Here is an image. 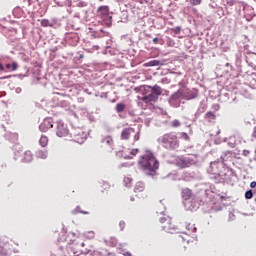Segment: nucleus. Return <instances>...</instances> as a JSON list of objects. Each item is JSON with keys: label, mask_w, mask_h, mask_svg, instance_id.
Masks as SVG:
<instances>
[{"label": "nucleus", "mask_w": 256, "mask_h": 256, "mask_svg": "<svg viewBox=\"0 0 256 256\" xmlns=\"http://www.w3.org/2000/svg\"><path fill=\"white\" fill-rule=\"evenodd\" d=\"M161 64V61L159 60H151L149 62H146L143 64V67H159Z\"/></svg>", "instance_id": "393cba45"}, {"label": "nucleus", "mask_w": 256, "mask_h": 256, "mask_svg": "<svg viewBox=\"0 0 256 256\" xmlns=\"http://www.w3.org/2000/svg\"><path fill=\"white\" fill-rule=\"evenodd\" d=\"M112 243H113L114 246L117 245V239L113 238Z\"/></svg>", "instance_id": "6e6d98bb"}, {"label": "nucleus", "mask_w": 256, "mask_h": 256, "mask_svg": "<svg viewBox=\"0 0 256 256\" xmlns=\"http://www.w3.org/2000/svg\"><path fill=\"white\" fill-rule=\"evenodd\" d=\"M254 203H255V205H256V197H255V199H254Z\"/></svg>", "instance_id": "e2e57ef3"}, {"label": "nucleus", "mask_w": 256, "mask_h": 256, "mask_svg": "<svg viewBox=\"0 0 256 256\" xmlns=\"http://www.w3.org/2000/svg\"><path fill=\"white\" fill-rule=\"evenodd\" d=\"M70 137H72V141L81 145V143H85L87 140V133L81 128H73L70 132Z\"/></svg>", "instance_id": "6e6552de"}, {"label": "nucleus", "mask_w": 256, "mask_h": 256, "mask_svg": "<svg viewBox=\"0 0 256 256\" xmlns=\"http://www.w3.org/2000/svg\"><path fill=\"white\" fill-rule=\"evenodd\" d=\"M220 159H222V163H226V165H227V163H229V161H233V159H234L233 151L224 152L221 155Z\"/></svg>", "instance_id": "4468645a"}, {"label": "nucleus", "mask_w": 256, "mask_h": 256, "mask_svg": "<svg viewBox=\"0 0 256 256\" xmlns=\"http://www.w3.org/2000/svg\"><path fill=\"white\" fill-rule=\"evenodd\" d=\"M202 2L203 0H190L191 5L194 6L201 5Z\"/></svg>", "instance_id": "e433bc0d"}, {"label": "nucleus", "mask_w": 256, "mask_h": 256, "mask_svg": "<svg viewBox=\"0 0 256 256\" xmlns=\"http://www.w3.org/2000/svg\"><path fill=\"white\" fill-rule=\"evenodd\" d=\"M92 37L94 39H102V37H109V32L100 29L99 31H95L92 33Z\"/></svg>", "instance_id": "a211bd4d"}, {"label": "nucleus", "mask_w": 256, "mask_h": 256, "mask_svg": "<svg viewBox=\"0 0 256 256\" xmlns=\"http://www.w3.org/2000/svg\"><path fill=\"white\" fill-rule=\"evenodd\" d=\"M179 99H184L183 98V90L180 89L176 92H174L171 96H170V103H173V101H179Z\"/></svg>", "instance_id": "6ab92c4d"}, {"label": "nucleus", "mask_w": 256, "mask_h": 256, "mask_svg": "<svg viewBox=\"0 0 256 256\" xmlns=\"http://www.w3.org/2000/svg\"><path fill=\"white\" fill-rule=\"evenodd\" d=\"M124 159H133V157L126 155V156H124Z\"/></svg>", "instance_id": "4d7b16f0"}, {"label": "nucleus", "mask_w": 256, "mask_h": 256, "mask_svg": "<svg viewBox=\"0 0 256 256\" xmlns=\"http://www.w3.org/2000/svg\"><path fill=\"white\" fill-rule=\"evenodd\" d=\"M227 5H229V7H233V5H235V0H226Z\"/></svg>", "instance_id": "a19ab883"}, {"label": "nucleus", "mask_w": 256, "mask_h": 256, "mask_svg": "<svg viewBox=\"0 0 256 256\" xmlns=\"http://www.w3.org/2000/svg\"><path fill=\"white\" fill-rule=\"evenodd\" d=\"M207 173L212 179H219L220 177L224 183H232L233 177H235L233 168H230L227 166V163H222L219 160L210 162Z\"/></svg>", "instance_id": "f257e3e1"}, {"label": "nucleus", "mask_w": 256, "mask_h": 256, "mask_svg": "<svg viewBox=\"0 0 256 256\" xmlns=\"http://www.w3.org/2000/svg\"><path fill=\"white\" fill-rule=\"evenodd\" d=\"M157 143H159L163 149H166V151H177L181 145L176 132L163 134L157 139Z\"/></svg>", "instance_id": "20e7f679"}, {"label": "nucleus", "mask_w": 256, "mask_h": 256, "mask_svg": "<svg viewBox=\"0 0 256 256\" xmlns=\"http://www.w3.org/2000/svg\"><path fill=\"white\" fill-rule=\"evenodd\" d=\"M49 129H53V118H45L39 125V131L47 133Z\"/></svg>", "instance_id": "9b49d317"}, {"label": "nucleus", "mask_w": 256, "mask_h": 256, "mask_svg": "<svg viewBox=\"0 0 256 256\" xmlns=\"http://www.w3.org/2000/svg\"><path fill=\"white\" fill-rule=\"evenodd\" d=\"M186 229H187L186 233H196L197 232V227H195V224H191V223L186 224Z\"/></svg>", "instance_id": "c85d7f7f"}, {"label": "nucleus", "mask_w": 256, "mask_h": 256, "mask_svg": "<svg viewBox=\"0 0 256 256\" xmlns=\"http://www.w3.org/2000/svg\"><path fill=\"white\" fill-rule=\"evenodd\" d=\"M0 255L1 256H9V249L5 248V246L0 247Z\"/></svg>", "instance_id": "7c9ffc66"}, {"label": "nucleus", "mask_w": 256, "mask_h": 256, "mask_svg": "<svg viewBox=\"0 0 256 256\" xmlns=\"http://www.w3.org/2000/svg\"><path fill=\"white\" fill-rule=\"evenodd\" d=\"M47 150H38L36 152V156L39 158V159H47Z\"/></svg>", "instance_id": "cd10ccee"}, {"label": "nucleus", "mask_w": 256, "mask_h": 256, "mask_svg": "<svg viewBox=\"0 0 256 256\" xmlns=\"http://www.w3.org/2000/svg\"><path fill=\"white\" fill-rule=\"evenodd\" d=\"M123 255H124V256H133V255L131 254V252H124Z\"/></svg>", "instance_id": "864d4df0"}, {"label": "nucleus", "mask_w": 256, "mask_h": 256, "mask_svg": "<svg viewBox=\"0 0 256 256\" xmlns=\"http://www.w3.org/2000/svg\"><path fill=\"white\" fill-rule=\"evenodd\" d=\"M174 165L179 169H185L195 165V160L189 156H178L174 161Z\"/></svg>", "instance_id": "0eeeda50"}, {"label": "nucleus", "mask_w": 256, "mask_h": 256, "mask_svg": "<svg viewBox=\"0 0 256 256\" xmlns=\"http://www.w3.org/2000/svg\"><path fill=\"white\" fill-rule=\"evenodd\" d=\"M138 167L147 173V175H155L157 169H159V160H157L151 150H146V153L140 156L138 160Z\"/></svg>", "instance_id": "f03ea898"}, {"label": "nucleus", "mask_w": 256, "mask_h": 256, "mask_svg": "<svg viewBox=\"0 0 256 256\" xmlns=\"http://www.w3.org/2000/svg\"><path fill=\"white\" fill-rule=\"evenodd\" d=\"M125 221H120L119 222V227H120V231H124V229H125Z\"/></svg>", "instance_id": "58836bf2"}, {"label": "nucleus", "mask_w": 256, "mask_h": 256, "mask_svg": "<svg viewBox=\"0 0 256 256\" xmlns=\"http://www.w3.org/2000/svg\"><path fill=\"white\" fill-rule=\"evenodd\" d=\"M181 196L184 201H189V199H193V190L189 188H183L181 190Z\"/></svg>", "instance_id": "2eb2a0df"}, {"label": "nucleus", "mask_w": 256, "mask_h": 256, "mask_svg": "<svg viewBox=\"0 0 256 256\" xmlns=\"http://www.w3.org/2000/svg\"><path fill=\"white\" fill-rule=\"evenodd\" d=\"M184 175H186L188 177H191V174H189V173H185Z\"/></svg>", "instance_id": "bf43d9fd"}, {"label": "nucleus", "mask_w": 256, "mask_h": 256, "mask_svg": "<svg viewBox=\"0 0 256 256\" xmlns=\"http://www.w3.org/2000/svg\"><path fill=\"white\" fill-rule=\"evenodd\" d=\"M213 109H214L215 111H219V104L213 105Z\"/></svg>", "instance_id": "de8ad7c7"}, {"label": "nucleus", "mask_w": 256, "mask_h": 256, "mask_svg": "<svg viewBox=\"0 0 256 256\" xmlns=\"http://www.w3.org/2000/svg\"><path fill=\"white\" fill-rule=\"evenodd\" d=\"M86 239H95V232L89 231L85 234Z\"/></svg>", "instance_id": "72a5a7b5"}, {"label": "nucleus", "mask_w": 256, "mask_h": 256, "mask_svg": "<svg viewBox=\"0 0 256 256\" xmlns=\"http://www.w3.org/2000/svg\"><path fill=\"white\" fill-rule=\"evenodd\" d=\"M56 23L55 20L50 21L49 19H42L40 25L42 27H53Z\"/></svg>", "instance_id": "b1692460"}, {"label": "nucleus", "mask_w": 256, "mask_h": 256, "mask_svg": "<svg viewBox=\"0 0 256 256\" xmlns=\"http://www.w3.org/2000/svg\"><path fill=\"white\" fill-rule=\"evenodd\" d=\"M131 201H135V198H131Z\"/></svg>", "instance_id": "680f3d73"}, {"label": "nucleus", "mask_w": 256, "mask_h": 256, "mask_svg": "<svg viewBox=\"0 0 256 256\" xmlns=\"http://www.w3.org/2000/svg\"><path fill=\"white\" fill-rule=\"evenodd\" d=\"M250 154H251V151H249V150H243L242 155H244V157H248V155H250Z\"/></svg>", "instance_id": "37998d69"}, {"label": "nucleus", "mask_w": 256, "mask_h": 256, "mask_svg": "<svg viewBox=\"0 0 256 256\" xmlns=\"http://www.w3.org/2000/svg\"><path fill=\"white\" fill-rule=\"evenodd\" d=\"M85 247V242H81L80 244H74L72 246V249L74 252V255H81V254H87L89 253L87 250L83 249Z\"/></svg>", "instance_id": "ddd939ff"}, {"label": "nucleus", "mask_w": 256, "mask_h": 256, "mask_svg": "<svg viewBox=\"0 0 256 256\" xmlns=\"http://www.w3.org/2000/svg\"><path fill=\"white\" fill-rule=\"evenodd\" d=\"M55 95H61L62 97H67V95L61 93V92H55Z\"/></svg>", "instance_id": "8fccbe9b"}, {"label": "nucleus", "mask_w": 256, "mask_h": 256, "mask_svg": "<svg viewBox=\"0 0 256 256\" xmlns=\"http://www.w3.org/2000/svg\"><path fill=\"white\" fill-rule=\"evenodd\" d=\"M160 223L162 224L163 231H166V233H173L177 229L170 217L160 218Z\"/></svg>", "instance_id": "1a4fd4ad"}, {"label": "nucleus", "mask_w": 256, "mask_h": 256, "mask_svg": "<svg viewBox=\"0 0 256 256\" xmlns=\"http://www.w3.org/2000/svg\"><path fill=\"white\" fill-rule=\"evenodd\" d=\"M74 213H82V215H89L88 211H82L81 206H77L74 210Z\"/></svg>", "instance_id": "473e14b6"}, {"label": "nucleus", "mask_w": 256, "mask_h": 256, "mask_svg": "<svg viewBox=\"0 0 256 256\" xmlns=\"http://www.w3.org/2000/svg\"><path fill=\"white\" fill-rule=\"evenodd\" d=\"M123 181H124L125 187H131V183H133V179L129 177H125Z\"/></svg>", "instance_id": "2f4dec72"}, {"label": "nucleus", "mask_w": 256, "mask_h": 256, "mask_svg": "<svg viewBox=\"0 0 256 256\" xmlns=\"http://www.w3.org/2000/svg\"><path fill=\"white\" fill-rule=\"evenodd\" d=\"M0 71H7L5 70V67L3 66V64L0 63Z\"/></svg>", "instance_id": "603ef678"}, {"label": "nucleus", "mask_w": 256, "mask_h": 256, "mask_svg": "<svg viewBox=\"0 0 256 256\" xmlns=\"http://www.w3.org/2000/svg\"><path fill=\"white\" fill-rule=\"evenodd\" d=\"M132 133H135L134 137H133V141H134V143H137V141H139L141 139V129H138L135 132V128H133V127L124 128L121 132L120 139L122 141H129Z\"/></svg>", "instance_id": "423d86ee"}, {"label": "nucleus", "mask_w": 256, "mask_h": 256, "mask_svg": "<svg viewBox=\"0 0 256 256\" xmlns=\"http://www.w3.org/2000/svg\"><path fill=\"white\" fill-rule=\"evenodd\" d=\"M94 51H99V46L98 45H96V46H93V48H92Z\"/></svg>", "instance_id": "5fc2aeb1"}, {"label": "nucleus", "mask_w": 256, "mask_h": 256, "mask_svg": "<svg viewBox=\"0 0 256 256\" xmlns=\"http://www.w3.org/2000/svg\"><path fill=\"white\" fill-rule=\"evenodd\" d=\"M172 31H174V33L176 35H179V33H181V28L179 26L175 27V28H172Z\"/></svg>", "instance_id": "4c0bfd02"}, {"label": "nucleus", "mask_w": 256, "mask_h": 256, "mask_svg": "<svg viewBox=\"0 0 256 256\" xmlns=\"http://www.w3.org/2000/svg\"><path fill=\"white\" fill-rule=\"evenodd\" d=\"M83 57H85V55H83V54L79 55V59H83Z\"/></svg>", "instance_id": "13d9d810"}, {"label": "nucleus", "mask_w": 256, "mask_h": 256, "mask_svg": "<svg viewBox=\"0 0 256 256\" xmlns=\"http://www.w3.org/2000/svg\"><path fill=\"white\" fill-rule=\"evenodd\" d=\"M102 187L106 190L109 189V183H103Z\"/></svg>", "instance_id": "a18cd8bd"}, {"label": "nucleus", "mask_w": 256, "mask_h": 256, "mask_svg": "<svg viewBox=\"0 0 256 256\" xmlns=\"http://www.w3.org/2000/svg\"><path fill=\"white\" fill-rule=\"evenodd\" d=\"M145 191V183L144 182H137L134 187V193H143Z\"/></svg>", "instance_id": "5701e85b"}, {"label": "nucleus", "mask_w": 256, "mask_h": 256, "mask_svg": "<svg viewBox=\"0 0 256 256\" xmlns=\"http://www.w3.org/2000/svg\"><path fill=\"white\" fill-rule=\"evenodd\" d=\"M31 5L41 7V2H39V0H22V9H27V7H31Z\"/></svg>", "instance_id": "f3484780"}, {"label": "nucleus", "mask_w": 256, "mask_h": 256, "mask_svg": "<svg viewBox=\"0 0 256 256\" xmlns=\"http://www.w3.org/2000/svg\"><path fill=\"white\" fill-rule=\"evenodd\" d=\"M245 199H253V190H247L245 192Z\"/></svg>", "instance_id": "f704fd0d"}, {"label": "nucleus", "mask_w": 256, "mask_h": 256, "mask_svg": "<svg viewBox=\"0 0 256 256\" xmlns=\"http://www.w3.org/2000/svg\"><path fill=\"white\" fill-rule=\"evenodd\" d=\"M204 119L205 121H207L208 123H213V121H215V119H217V115H215L214 112L209 111L204 115Z\"/></svg>", "instance_id": "4be33fe9"}, {"label": "nucleus", "mask_w": 256, "mask_h": 256, "mask_svg": "<svg viewBox=\"0 0 256 256\" xmlns=\"http://www.w3.org/2000/svg\"><path fill=\"white\" fill-rule=\"evenodd\" d=\"M56 135L57 137H67L69 135V129L64 122L58 121L56 125Z\"/></svg>", "instance_id": "9d476101"}, {"label": "nucleus", "mask_w": 256, "mask_h": 256, "mask_svg": "<svg viewBox=\"0 0 256 256\" xmlns=\"http://www.w3.org/2000/svg\"><path fill=\"white\" fill-rule=\"evenodd\" d=\"M183 99H186V101H191V99H197V96L199 95V92L196 89L192 90H182Z\"/></svg>", "instance_id": "f8f14e48"}, {"label": "nucleus", "mask_w": 256, "mask_h": 256, "mask_svg": "<svg viewBox=\"0 0 256 256\" xmlns=\"http://www.w3.org/2000/svg\"><path fill=\"white\" fill-rule=\"evenodd\" d=\"M39 145L42 147H47L49 145V137L46 135H41L39 139Z\"/></svg>", "instance_id": "a878e982"}, {"label": "nucleus", "mask_w": 256, "mask_h": 256, "mask_svg": "<svg viewBox=\"0 0 256 256\" xmlns=\"http://www.w3.org/2000/svg\"><path fill=\"white\" fill-rule=\"evenodd\" d=\"M137 153H139V149H132L130 152V155H133V157H135V155H137Z\"/></svg>", "instance_id": "79ce46f5"}, {"label": "nucleus", "mask_w": 256, "mask_h": 256, "mask_svg": "<svg viewBox=\"0 0 256 256\" xmlns=\"http://www.w3.org/2000/svg\"><path fill=\"white\" fill-rule=\"evenodd\" d=\"M22 163H31L33 161V152L30 150L25 151L21 156Z\"/></svg>", "instance_id": "dca6fc26"}, {"label": "nucleus", "mask_w": 256, "mask_h": 256, "mask_svg": "<svg viewBox=\"0 0 256 256\" xmlns=\"http://www.w3.org/2000/svg\"><path fill=\"white\" fill-rule=\"evenodd\" d=\"M142 95L143 96L138 97L139 101H142V103H146V105L149 103H157L159 97L163 95V88L157 84L154 86L145 85L142 89Z\"/></svg>", "instance_id": "7ed1b4c3"}, {"label": "nucleus", "mask_w": 256, "mask_h": 256, "mask_svg": "<svg viewBox=\"0 0 256 256\" xmlns=\"http://www.w3.org/2000/svg\"><path fill=\"white\" fill-rule=\"evenodd\" d=\"M125 107L124 103H118L115 107L116 113H123L125 111Z\"/></svg>", "instance_id": "c756f323"}, {"label": "nucleus", "mask_w": 256, "mask_h": 256, "mask_svg": "<svg viewBox=\"0 0 256 256\" xmlns=\"http://www.w3.org/2000/svg\"><path fill=\"white\" fill-rule=\"evenodd\" d=\"M102 145H107L108 147H113V137L112 136H102Z\"/></svg>", "instance_id": "aec40b11"}, {"label": "nucleus", "mask_w": 256, "mask_h": 256, "mask_svg": "<svg viewBox=\"0 0 256 256\" xmlns=\"http://www.w3.org/2000/svg\"><path fill=\"white\" fill-rule=\"evenodd\" d=\"M120 167H129V163H122L120 164Z\"/></svg>", "instance_id": "3c124183"}, {"label": "nucleus", "mask_w": 256, "mask_h": 256, "mask_svg": "<svg viewBox=\"0 0 256 256\" xmlns=\"http://www.w3.org/2000/svg\"><path fill=\"white\" fill-rule=\"evenodd\" d=\"M252 138H253V139H256V126L253 128V131H252Z\"/></svg>", "instance_id": "c03bdc74"}, {"label": "nucleus", "mask_w": 256, "mask_h": 256, "mask_svg": "<svg viewBox=\"0 0 256 256\" xmlns=\"http://www.w3.org/2000/svg\"><path fill=\"white\" fill-rule=\"evenodd\" d=\"M13 15L14 17H17V19H21L23 15H25V12L23 11V7L17 6L13 9Z\"/></svg>", "instance_id": "412c9836"}, {"label": "nucleus", "mask_w": 256, "mask_h": 256, "mask_svg": "<svg viewBox=\"0 0 256 256\" xmlns=\"http://www.w3.org/2000/svg\"><path fill=\"white\" fill-rule=\"evenodd\" d=\"M195 117H199V112H196Z\"/></svg>", "instance_id": "052dcab7"}, {"label": "nucleus", "mask_w": 256, "mask_h": 256, "mask_svg": "<svg viewBox=\"0 0 256 256\" xmlns=\"http://www.w3.org/2000/svg\"><path fill=\"white\" fill-rule=\"evenodd\" d=\"M250 187H251L252 189L255 188V187H256V182H255V181L251 182V183H250Z\"/></svg>", "instance_id": "09e8293b"}, {"label": "nucleus", "mask_w": 256, "mask_h": 256, "mask_svg": "<svg viewBox=\"0 0 256 256\" xmlns=\"http://www.w3.org/2000/svg\"><path fill=\"white\" fill-rule=\"evenodd\" d=\"M153 43H154V45H157L159 43V38L155 37L153 39Z\"/></svg>", "instance_id": "49530a36"}, {"label": "nucleus", "mask_w": 256, "mask_h": 256, "mask_svg": "<svg viewBox=\"0 0 256 256\" xmlns=\"http://www.w3.org/2000/svg\"><path fill=\"white\" fill-rule=\"evenodd\" d=\"M96 17H98L106 27L113 25V16H111L109 6H99L96 11Z\"/></svg>", "instance_id": "39448f33"}, {"label": "nucleus", "mask_w": 256, "mask_h": 256, "mask_svg": "<svg viewBox=\"0 0 256 256\" xmlns=\"http://www.w3.org/2000/svg\"><path fill=\"white\" fill-rule=\"evenodd\" d=\"M171 127H181V122L179 120H173L171 122Z\"/></svg>", "instance_id": "c9c22d12"}, {"label": "nucleus", "mask_w": 256, "mask_h": 256, "mask_svg": "<svg viewBox=\"0 0 256 256\" xmlns=\"http://www.w3.org/2000/svg\"><path fill=\"white\" fill-rule=\"evenodd\" d=\"M181 135L185 141H189V134H187V132H182Z\"/></svg>", "instance_id": "ea45409f"}, {"label": "nucleus", "mask_w": 256, "mask_h": 256, "mask_svg": "<svg viewBox=\"0 0 256 256\" xmlns=\"http://www.w3.org/2000/svg\"><path fill=\"white\" fill-rule=\"evenodd\" d=\"M5 68L7 69V71H17L19 65L17 64V62H13L12 64H6Z\"/></svg>", "instance_id": "bb28decb"}]
</instances>
